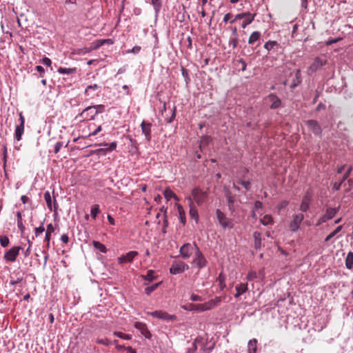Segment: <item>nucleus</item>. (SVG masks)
Returning <instances> with one entry per match:
<instances>
[{
    "label": "nucleus",
    "mask_w": 353,
    "mask_h": 353,
    "mask_svg": "<svg viewBox=\"0 0 353 353\" xmlns=\"http://www.w3.org/2000/svg\"><path fill=\"white\" fill-rule=\"evenodd\" d=\"M36 70L40 73V76L43 77V74L45 72L44 68L41 65H37L36 66Z\"/></svg>",
    "instance_id": "nucleus-64"
},
{
    "label": "nucleus",
    "mask_w": 353,
    "mask_h": 353,
    "mask_svg": "<svg viewBox=\"0 0 353 353\" xmlns=\"http://www.w3.org/2000/svg\"><path fill=\"white\" fill-rule=\"evenodd\" d=\"M256 277V272H250L247 275V279L248 280H252L253 279H254Z\"/></svg>",
    "instance_id": "nucleus-63"
},
{
    "label": "nucleus",
    "mask_w": 353,
    "mask_h": 353,
    "mask_svg": "<svg viewBox=\"0 0 353 353\" xmlns=\"http://www.w3.org/2000/svg\"><path fill=\"white\" fill-rule=\"evenodd\" d=\"M42 63L48 66H50L52 64V61L48 57H44L42 59Z\"/></svg>",
    "instance_id": "nucleus-60"
},
{
    "label": "nucleus",
    "mask_w": 353,
    "mask_h": 353,
    "mask_svg": "<svg viewBox=\"0 0 353 353\" xmlns=\"http://www.w3.org/2000/svg\"><path fill=\"white\" fill-rule=\"evenodd\" d=\"M278 45L277 42L275 41H268L265 45L264 48L268 50H271L275 46Z\"/></svg>",
    "instance_id": "nucleus-45"
},
{
    "label": "nucleus",
    "mask_w": 353,
    "mask_h": 353,
    "mask_svg": "<svg viewBox=\"0 0 353 353\" xmlns=\"http://www.w3.org/2000/svg\"><path fill=\"white\" fill-rule=\"evenodd\" d=\"M113 43V41L110 39H97L92 41L89 47L79 49L76 53L79 54L89 53L93 50L99 49L101 46H102L104 44L110 46L112 45Z\"/></svg>",
    "instance_id": "nucleus-2"
},
{
    "label": "nucleus",
    "mask_w": 353,
    "mask_h": 353,
    "mask_svg": "<svg viewBox=\"0 0 353 353\" xmlns=\"http://www.w3.org/2000/svg\"><path fill=\"white\" fill-rule=\"evenodd\" d=\"M142 133L145 135L147 141H150L152 139V124L145 121H143L141 123Z\"/></svg>",
    "instance_id": "nucleus-16"
},
{
    "label": "nucleus",
    "mask_w": 353,
    "mask_h": 353,
    "mask_svg": "<svg viewBox=\"0 0 353 353\" xmlns=\"http://www.w3.org/2000/svg\"><path fill=\"white\" fill-rule=\"evenodd\" d=\"M238 62L241 64V70H246L247 64L245 61L243 59H240L239 60H238Z\"/></svg>",
    "instance_id": "nucleus-59"
},
{
    "label": "nucleus",
    "mask_w": 353,
    "mask_h": 353,
    "mask_svg": "<svg viewBox=\"0 0 353 353\" xmlns=\"http://www.w3.org/2000/svg\"><path fill=\"white\" fill-rule=\"evenodd\" d=\"M99 88H100V86L99 85L96 84V83H94L93 85H88L85 88V94L86 96H90V90H98Z\"/></svg>",
    "instance_id": "nucleus-44"
},
{
    "label": "nucleus",
    "mask_w": 353,
    "mask_h": 353,
    "mask_svg": "<svg viewBox=\"0 0 353 353\" xmlns=\"http://www.w3.org/2000/svg\"><path fill=\"white\" fill-rule=\"evenodd\" d=\"M92 245L94 247V248L99 250L100 252L103 253H105L107 252L106 247L103 243H100L99 241H93Z\"/></svg>",
    "instance_id": "nucleus-35"
},
{
    "label": "nucleus",
    "mask_w": 353,
    "mask_h": 353,
    "mask_svg": "<svg viewBox=\"0 0 353 353\" xmlns=\"http://www.w3.org/2000/svg\"><path fill=\"white\" fill-rule=\"evenodd\" d=\"M312 197V193L307 190L303 196L300 205V210L302 212H306L309 210Z\"/></svg>",
    "instance_id": "nucleus-12"
},
{
    "label": "nucleus",
    "mask_w": 353,
    "mask_h": 353,
    "mask_svg": "<svg viewBox=\"0 0 353 353\" xmlns=\"http://www.w3.org/2000/svg\"><path fill=\"white\" fill-rule=\"evenodd\" d=\"M150 314L153 317L165 320L168 321H172L176 319V315L169 314L168 312L162 310H156L154 312H150Z\"/></svg>",
    "instance_id": "nucleus-10"
},
{
    "label": "nucleus",
    "mask_w": 353,
    "mask_h": 353,
    "mask_svg": "<svg viewBox=\"0 0 353 353\" xmlns=\"http://www.w3.org/2000/svg\"><path fill=\"white\" fill-rule=\"evenodd\" d=\"M96 115L94 108L90 105L83 109V111L76 117V119H79L81 121H90L94 119Z\"/></svg>",
    "instance_id": "nucleus-5"
},
{
    "label": "nucleus",
    "mask_w": 353,
    "mask_h": 353,
    "mask_svg": "<svg viewBox=\"0 0 353 353\" xmlns=\"http://www.w3.org/2000/svg\"><path fill=\"white\" fill-rule=\"evenodd\" d=\"M54 232V228L52 224H48L47 225V230L46 232L45 239L44 241L47 243V248L50 247V241L51 239V234Z\"/></svg>",
    "instance_id": "nucleus-23"
},
{
    "label": "nucleus",
    "mask_w": 353,
    "mask_h": 353,
    "mask_svg": "<svg viewBox=\"0 0 353 353\" xmlns=\"http://www.w3.org/2000/svg\"><path fill=\"white\" fill-rule=\"evenodd\" d=\"M260 222L264 225H272L274 221L271 215L266 214L260 219Z\"/></svg>",
    "instance_id": "nucleus-33"
},
{
    "label": "nucleus",
    "mask_w": 353,
    "mask_h": 353,
    "mask_svg": "<svg viewBox=\"0 0 353 353\" xmlns=\"http://www.w3.org/2000/svg\"><path fill=\"white\" fill-rule=\"evenodd\" d=\"M216 281L219 282L221 290H223L225 288V276L222 272L219 274Z\"/></svg>",
    "instance_id": "nucleus-36"
},
{
    "label": "nucleus",
    "mask_w": 353,
    "mask_h": 353,
    "mask_svg": "<svg viewBox=\"0 0 353 353\" xmlns=\"http://www.w3.org/2000/svg\"><path fill=\"white\" fill-rule=\"evenodd\" d=\"M96 111V114L102 113L105 110V105L102 104L92 105Z\"/></svg>",
    "instance_id": "nucleus-51"
},
{
    "label": "nucleus",
    "mask_w": 353,
    "mask_h": 353,
    "mask_svg": "<svg viewBox=\"0 0 353 353\" xmlns=\"http://www.w3.org/2000/svg\"><path fill=\"white\" fill-rule=\"evenodd\" d=\"M19 125L16 126L14 137L17 141H20L21 139L22 134L24 132V123L25 119L21 112L19 113Z\"/></svg>",
    "instance_id": "nucleus-14"
},
{
    "label": "nucleus",
    "mask_w": 353,
    "mask_h": 353,
    "mask_svg": "<svg viewBox=\"0 0 353 353\" xmlns=\"http://www.w3.org/2000/svg\"><path fill=\"white\" fill-rule=\"evenodd\" d=\"M76 71H77L76 68H65L59 67L58 68V72L60 74H70L75 73Z\"/></svg>",
    "instance_id": "nucleus-34"
},
{
    "label": "nucleus",
    "mask_w": 353,
    "mask_h": 353,
    "mask_svg": "<svg viewBox=\"0 0 353 353\" xmlns=\"http://www.w3.org/2000/svg\"><path fill=\"white\" fill-rule=\"evenodd\" d=\"M352 170H353V166L350 165L342 177V179H341L342 182H344L349 177Z\"/></svg>",
    "instance_id": "nucleus-50"
},
{
    "label": "nucleus",
    "mask_w": 353,
    "mask_h": 353,
    "mask_svg": "<svg viewBox=\"0 0 353 353\" xmlns=\"http://www.w3.org/2000/svg\"><path fill=\"white\" fill-rule=\"evenodd\" d=\"M268 100L271 103L270 105L271 109H276L281 105V99L275 94H270L268 96Z\"/></svg>",
    "instance_id": "nucleus-19"
},
{
    "label": "nucleus",
    "mask_w": 353,
    "mask_h": 353,
    "mask_svg": "<svg viewBox=\"0 0 353 353\" xmlns=\"http://www.w3.org/2000/svg\"><path fill=\"white\" fill-rule=\"evenodd\" d=\"M21 250L20 246H14L8 250L5 254L4 258L7 261L14 262L17 256L19 255V250Z\"/></svg>",
    "instance_id": "nucleus-13"
},
{
    "label": "nucleus",
    "mask_w": 353,
    "mask_h": 353,
    "mask_svg": "<svg viewBox=\"0 0 353 353\" xmlns=\"http://www.w3.org/2000/svg\"><path fill=\"white\" fill-rule=\"evenodd\" d=\"M44 199H45V201H46V204L48 205V208L50 210H52V199H51L50 194V192L48 191H46L44 193Z\"/></svg>",
    "instance_id": "nucleus-40"
},
{
    "label": "nucleus",
    "mask_w": 353,
    "mask_h": 353,
    "mask_svg": "<svg viewBox=\"0 0 353 353\" xmlns=\"http://www.w3.org/2000/svg\"><path fill=\"white\" fill-rule=\"evenodd\" d=\"M235 289L236 292L234 294V297L238 298L248 290V283L237 284L235 287Z\"/></svg>",
    "instance_id": "nucleus-22"
},
{
    "label": "nucleus",
    "mask_w": 353,
    "mask_h": 353,
    "mask_svg": "<svg viewBox=\"0 0 353 353\" xmlns=\"http://www.w3.org/2000/svg\"><path fill=\"white\" fill-rule=\"evenodd\" d=\"M216 214L217 219L219 222V223L221 225V226L224 228H233V223L232 222L226 217L225 214L221 211V210L217 209L216 211Z\"/></svg>",
    "instance_id": "nucleus-8"
},
{
    "label": "nucleus",
    "mask_w": 353,
    "mask_h": 353,
    "mask_svg": "<svg viewBox=\"0 0 353 353\" xmlns=\"http://www.w3.org/2000/svg\"><path fill=\"white\" fill-rule=\"evenodd\" d=\"M134 327L139 330L141 334L143 335L146 339H150L152 337V334L145 323L142 322H136L134 323Z\"/></svg>",
    "instance_id": "nucleus-18"
},
{
    "label": "nucleus",
    "mask_w": 353,
    "mask_h": 353,
    "mask_svg": "<svg viewBox=\"0 0 353 353\" xmlns=\"http://www.w3.org/2000/svg\"><path fill=\"white\" fill-rule=\"evenodd\" d=\"M325 61H323L321 58L316 57L314 60L313 63L309 68V71L312 72H316L317 70L321 68L323 65H325Z\"/></svg>",
    "instance_id": "nucleus-20"
},
{
    "label": "nucleus",
    "mask_w": 353,
    "mask_h": 353,
    "mask_svg": "<svg viewBox=\"0 0 353 353\" xmlns=\"http://www.w3.org/2000/svg\"><path fill=\"white\" fill-rule=\"evenodd\" d=\"M164 196L167 200H170L173 198L176 201H179V197L174 193V192L170 188H166L163 192Z\"/></svg>",
    "instance_id": "nucleus-27"
},
{
    "label": "nucleus",
    "mask_w": 353,
    "mask_h": 353,
    "mask_svg": "<svg viewBox=\"0 0 353 353\" xmlns=\"http://www.w3.org/2000/svg\"><path fill=\"white\" fill-rule=\"evenodd\" d=\"M44 230H45V228L43 227V223H42L39 227L36 228L34 229L35 236H38L40 234L43 233L44 232Z\"/></svg>",
    "instance_id": "nucleus-53"
},
{
    "label": "nucleus",
    "mask_w": 353,
    "mask_h": 353,
    "mask_svg": "<svg viewBox=\"0 0 353 353\" xmlns=\"http://www.w3.org/2000/svg\"><path fill=\"white\" fill-rule=\"evenodd\" d=\"M257 340L253 339L248 342V351L249 353H256Z\"/></svg>",
    "instance_id": "nucleus-32"
},
{
    "label": "nucleus",
    "mask_w": 353,
    "mask_h": 353,
    "mask_svg": "<svg viewBox=\"0 0 353 353\" xmlns=\"http://www.w3.org/2000/svg\"><path fill=\"white\" fill-rule=\"evenodd\" d=\"M345 266L347 269L351 270L353 268V252H349L345 259Z\"/></svg>",
    "instance_id": "nucleus-30"
},
{
    "label": "nucleus",
    "mask_w": 353,
    "mask_h": 353,
    "mask_svg": "<svg viewBox=\"0 0 353 353\" xmlns=\"http://www.w3.org/2000/svg\"><path fill=\"white\" fill-rule=\"evenodd\" d=\"M189 205H190L189 214H190V217L192 219H194L196 221V222H198V221H199L198 211L196 209V208L194 206L193 202L191 200L190 201Z\"/></svg>",
    "instance_id": "nucleus-25"
},
{
    "label": "nucleus",
    "mask_w": 353,
    "mask_h": 353,
    "mask_svg": "<svg viewBox=\"0 0 353 353\" xmlns=\"http://www.w3.org/2000/svg\"><path fill=\"white\" fill-rule=\"evenodd\" d=\"M304 214L299 213L294 214L292 217V221L290 223L289 228L291 232H297L300 228L301 223L304 219Z\"/></svg>",
    "instance_id": "nucleus-7"
},
{
    "label": "nucleus",
    "mask_w": 353,
    "mask_h": 353,
    "mask_svg": "<svg viewBox=\"0 0 353 353\" xmlns=\"http://www.w3.org/2000/svg\"><path fill=\"white\" fill-rule=\"evenodd\" d=\"M221 297H216L215 299L210 300L208 303H212L213 304V307H214L216 305H219L221 303Z\"/></svg>",
    "instance_id": "nucleus-55"
},
{
    "label": "nucleus",
    "mask_w": 353,
    "mask_h": 353,
    "mask_svg": "<svg viewBox=\"0 0 353 353\" xmlns=\"http://www.w3.org/2000/svg\"><path fill=\"white\" fill-rule=\"evenodd\" d=\"M181 256L184 259H188L194 252V243L191 245L189 243L183 244L179 250Z\"/></svg>",
    "instance_id": "nucleus-11"
},
{
    "label": "nucleus",
    "mask_w": 353,
    "mask_h": 353,
    "mask_svg": "<svg viewBox=\"0 0 353 353\" xmlns=\"http://www.w3.org/2000/svg\"><path fill=\"white\" fill-rule=\"evenodd\" d=\"M246 14H247V12H243V13L238 14L235 16L234 19L232 20L230 22L234 23L236 20L242 19L245 17Z\"/></svg>",
    "instance_id": "nucleus-54"
},
{
    "label": "nucleus",
    "mask_w": 353,
    "mask_h": 353,
    "mask_svg": "<svg viewBox=\"0 0 353 353\" xmlns=\"http://www.w3.org/2000/svg\"><path fill=\"white\" fill-rule=\"evenodd\" d=\"M342 229V225L338 226L333 232H332L330 234H329L325 239V241L327 242L329 241L332 238H333L336 234H338Z\"/></svg>",
    "instance_id": "nucleus-41"
},
{
    "label": "nucleus",
    "mask_w": 353,
    "mask_h": 353,
    "mask_svg": "<svg viewBox=\"0 0 353 353\" xmlns=\"http://www.w3.org/2000/svg\"><path fill=\"white\" fill-rule=\"evenodd\" d=\"M139 254L137 251H130L125 255H122L118 258L119 263H130Z\"/></svg>",
    "instance_id": "nucleus-17"
},
{
    "label": "nucleus",
    "mask_w": 353,
    "mask_h": 353,
    "mask_svg": "<svg viewBox=\"0 0 353 353\" xmlns=\"http://www.w3.org/2000/svg\"><path fill=\"white\" fill-rule=\"evenodd\" d=\"M256 14H251L250 12H247V14L245 16V21L242 23V28H245L248 25L251 23L254 20Z\"/></svg>",
    "instance_id": "nucleus-28"
},
{
    "label": "nucleus",
    "mask_w": 353,
    "mask_h": 353,
    "mask_svg": "<svg viewBox=\"0 0 353 353\" xmlns=\"http://www.w3.org/2000/svg\"><path fill=\"white\" fill-rule=\"evenodd\" d=\"M237 183L243 185L246 190H249L250 189L251 183L249 181L239 180Z\"/></svg>",
    "instance_id": "nucleus-47"
},
{
    "label": "nucleus",
    "mask_w": 353,
    "mask_h": 353,
    "mask_svg": "<svg viewBox=\"0 0 353 353\" xmlns=\"http://www.w3.org/2000/svg\"><path fill=\"white\" fill-rule=\"evenodd\" d=\"M213 308V304L212 303H205L203 304L198 305H190V310H196L200 311L209 310Z\"/></svg>",
    "instance_id": "nucleus-21"
},
{
    "label": "nucleus",
    "mask_w": 353,
    "mask_h": 353,
    "mask_svg": "<svg viewBox=\"0 0 353 353\" xmlns=\"http://www.w3.org/2000/svg\"><path fill=\"white\" fill-rule=\"evenodd\" d=\"M161 1L162 0H152V3L156 11L159 10L161 7Z\"/></svg>",
    "instance_id": "nucleus-52"
},
{
    "label": "nucleus",
    "mask_w": 353,
    "mask_h": 353,
    "mask_svg": "<svg viewBox=\"0 0 353 353\" xmlns=\"http://www.w3.org/2000/svg\"><path fill=\"white\" fill-rule=\"evenodd\" d=\"M141 48L139 46H136L133 47L131 50H128V52H132L134 54H137L140 52Z\"/></svg>",
    "instance_id": "nucleus-57"
},
{
    "label": "nucleus",
    "mask_w": 353,
    "mask_h": 353,
    "mask_svg": "<svg viewBox=\"0 0 353 353\" xmlns=\"http://www.w3.org/2000/svg\"><path fill=\"white\" fill-rule=\"evenodd\" d=\"M101 212L99 205L98 204L94 205L91 208V216L92 219H95L98 214Z\"/></svg>",
    "instance_id": "nucleus-38"
},
{
    "label": "nucleus",
    "mask_w": 353,
    "mask_h": 353,
    "mask_svg": "<svg viewBox=\"0 0 353 353\" xmlns=\"http://www.w3.org/2000/svg\"><path fill=\"white\" fill-rule=\"evenodd\" d=\"M63 146V142L59 141L54 145V152L58 153Z\"/></svg>",
    "instance_id": "nucleus-56"
},
{
    "label": "nucleus",
    "mask_w": 353,
    "mask_h": 353,
    "mask_svg": "<svg viewBox=\"0 0 353 353\" xmlns=\"http://www.w3.org/2000/svg\"><path fill=\"white\" fill-rule=\"evenodd\" d=\"M161 284V282L153 284L151 286L147 287L145 289V292L147 295H150L153 291L157 289V288Z\"/></svg>",
    "instance_id": "nucleus-39"
},
{
    "label": "nucleus",
    "mask_w": 353,
    "mask_h": 353,
    "mask_svg": "<svg viewBox=\"0 0 353 353\" xmlns=\"http://www.w3.org/2000/svg\"><path fill=\"white\" fill-rule=\"evenodd\" d=\"M214 347V345H210L207 339L198 336L196 337L191 347L188 349L187 353H210Z\"/></svg>",
    "instance_id": "nucleus-1"
},
{
    "label": "nucleus",
    "mask_w": 353,
    "mask_h": 353,
    "mask_svg": "<svg viewBox=\"0 0 353 353\" xmlns=\"http://www.w3.org/2000/svg\"><path fill=\"white\" fill-rule=\"evenodd\" d=\"M210 139L208 137H204L201 139L200 147H201L202 145H208L210 142Z\"/></svg>",
    "instance_id": "nucleus-58"
},
{
    "label": "nucleus",
    "mask_w": 353,
    "mask_h": 353,
    "mask_svg": "<svg viewBox=\"0 0 353 353\" xmlns=\"http://www.w3.org/2000/svg\"><path fill=\"white\" fill-rule=\"evenodd\" d=\"M188 268L189 266L183 261L174 262L170 268V272L172 274H178L183 273Z\"/></svg>",
    "instance_id": "nucleus-9"
},
{
    "label": "nucleus",
    "mask_w": 353,
    "mask_h": 353,
    "mask_svg": "<svg viewBox=\"0 0 353 353\" xmlns=\"http://www.w3.org/2000/svg\"><path fill=\"white\" fill-rule=\"evenodd\" d=\"M97 343L99 344L104 345L105 346H109L111 344L110 340L107 338L104 339H97Z\"/></svg>",
    "instance_id": "nucleus-48"
},
{
    "label": "nucleus",
    "mask_w": 353,
    "mask_h": 353,
    "mask_svg": "<svg viewBox=\"0 0 353 353\" xmlns=\"http://www.w3.org/2000/svg\"><path fill=\"white\" fill-rule=\"evenodd\" d=\"M306 125L310 130H311L315 135L321 136L322 129L316 120H308L306 121Z\"/></svg>",
    "instance_id": "nucleus-15"
},
{
    "label": "nucleus",
    "mask_w": 353,
    "mask_h": 353,
    "mask_svg": "<svg viewBox=\"0 0 353 353\" xmlns=\"http://www.w3.org/2000/svg\"><path fill=\"white\" fill-rule=\"evenodd\" d=\"M0 243L1 245L3 248L7 247L10 243V240L6 236H0Z\"/></svg>",
    "instance_id": "nucleus-46"
},
{
    "label": "nucleus",
    "mask_w": 353,
    "mask_h": 353,
    "mask_svg": "<svg viewBox=\"0 0 353 353\" xmlns=\"http://www.w3.org/2000/svg\"><path fill=\"white\" fill-rule=\"evenodd\" d=\"M239 43V39L236 37L231 38L229 41V45L232 47L233 49L236 48Z\"/></svg>",
    "instance_id": "nucleus-49"
},
{
    "label": "nucleus",
    "mask_w": 353,
    "mask_h": 353,
    "mask_svg": "<svg viewBox=\"0 0 353 353\" xmlns=\"http://www.w3.org/2000/svg\"><path fill=\"white\" fill-rule=\"evenodd\" d=\"M301 82V70L299 69H298V70H296V72L294 73V79H293L292 82V83L290 85V88L292 89H294L299 84H300Z\"/></svg>",
    "instance_id": "nucleus-24"
},
{
    "label": "nucleus",
    "mask_w": 353,
    "mask_h": 353,
    "mask_svg": "<svg viewBox=\"0 0 353 353\" xmlns=\"http://www.w3.org/2000/svg\"><path fill=\"white\" fill-rule=\"evenodd\" d=\"M190 299L192 301H201L202 300L201 297L196 294H192Z\"/></svg>",
    "instance_id": "nucleus-61"
},
{
    "label": "nucleus",
    "mask_w": 353,
    "mask_h": 353,
    "mask_svg": "<svg viewBox=\"0 0 353 353\" xmlns=\"http://www.w3.org/2000/svg\"><path fill=\"white\" fill-rule=\"evenodd\" d=\"M192 196L198 205H201L205 202L208 194L199 188H194L192 190Z\"/></svg>",
    "instance_id": "nucleus-6"
},
{
    "label": "nucleus",
    "mask_w": 353,
    "mask_h": 353,
    "mask_svg": "<svg viewBox=\"0 0 353 353\" xmlns=\"http://www.w3.org/2000/svg\"><path fill=\"white\" fill-rule=\"evenodd\" d=\"M176 205L178 210L180 221L183 225H185L186 223L185 212L181 204L176 203Z\"/></svg>",
    "instance_id": "nucleus-26"
},
{
    "label": "nucleus",
    "mask_w": 353,
    "mask_h": 353,
    "mask_svg": "<svg viewBox=\"0 0 353 353\" xmlns=\"http://www.w3.org/2000/svg\"><path fill=\"white\" fill-rule=\"evenodd\" d=\"M261 32L259 31L253 32L248 39V43L253 44L254 42L259 40V39L261 38Z\"/></svg>",
    "instance_id": "nucleus-31"
},
{
    "label": "nucleus",
    "mask_w": 353,
    "mask_h": 353,
    "mask_svg": "<svg viewBox=\"0 0 353 353\" xmlns=\"http://www.w3.org/2000/svg\"><path fill=\"white\" fill-rule=\"evenodd\" d=\"M340 208V205L336 208L327 207L325 210V214L317 220L316 225L319 226L323 223L327 222L328 220L332 219L339 211Z\"/></svg>",
    "instance_id": "nucleus-4"
},
{
    "label": "nucleus",
    "mask_w": 353,
    "mask_h": 353,
    "mask_svg": "<svg viewBox=\"0 0 353 353\" xmlns=\"http://www.w3.org/2000/svg\"><path fill=\"white\" fill-rule=\"evenodd\" d=\"M113 334L117 337L125 340H130L132 339V336L130 334H126L121 332H114Z\"/></svg>",
    "instance_id": "nucleus-43"
},
{
    "label": "nucleus",
    "mask_w": 353,
    "mask_h": 353,
    "mask_svg": "<svg viewBox=\"0 0 353 353\" xmlns=\"http://www.w3.org/2000/svg\"><path fill=\"white\" fill-rule=\"evenodd\" d=\"M17 226H18L19 229L20 230V231L21 232H23V231L25 230V226L23 225L22 221L17 220Z\"/></svg>",
    "instance_id": "nucleus-62"
},
{
    "label": "nucleus",
    "mask_w": 353,
    "mask_h": 353,
    "mask_svg": "<svg viewBox=\"0 0 353 353\" xmlns=\"http://www.w3.org/2000/svg\"><path fill=\"white\" fill-rule=\"evenodd\" d=\"M253 236L254 239V248L259 249L261 246V234L259 232H254Z\"/></svg>",
    "instance_id": "nucleus-29"
},
{
    "label": "nucleus",
    "mask_w": 353,
    "mask_h": 353,
    "mask_svg": "<svg viewBox=\"0 0 353 353\" xmlns=\"http://www.w3.org/2000/svg\"><path fill=\"white\" fill-rule=\"evenodd\" d=\"M192 263L199 269L203 268L208 263L205 257L196 243H194V252Z\"/></svg>",
    "instance_id": "nucleus-3"
},
{
    "label": "nucleus",
    "mask_w": 353,
    "mask_h": 353,
    "mask_svg": "<svg viewBox=\"0 0 353 353\" xmlns=\"http://www.w3.org/2000/svg\"><path fill=\"white\" fill-rule=\"evenodd\" d=\"M154 271L152 270H150L147 272V274L145 275V276H142L143 279L145 281H148L149 282H151L154 279Z\"/></svg>",
    "instance_id": "nucleus-42"
},
{
    "label": "nucleus",
    "mask_w": 353,
    "mask_h": 353,
    "mask_svg": "<svg viewBox=\"0 0 353 353\" xmlns=\"http://www.w3.org/2000/svg\"><path fill=\"white\" fill-rule=\"evenodd\" d=\"M226 199L228 201V207H229L230 210L232 212L234 211V197L231 195V194L230 192L227 193Z\"/></svg>",
    "instance_id": "nucleus-37"
}]
</instances>
